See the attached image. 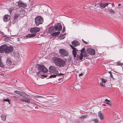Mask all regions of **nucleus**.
Here are the masks:
<instances>
[{
    "label": "nucleus",
    "instance_id": "79ce46f5",
    "mask_svg": "<svg viewBox=\"0 0 123 123\" xmlns=\"http://www.w3.org/2000/svg\"><path fill=\"white\" fill-rule=\"evenodd\" d=\"M14 98H16V99H20L19 98H20L17 97L15 96H14Z\"/></svg>",
    "mask_w": 123,
    "mask_h": 123
},
{
    "label": "nucleus",
    "instance_id": "6e6d98bb",
    "mask_svg": "<svg viewBox=\"0 0 123 123\" xmlns=\"http://www.w3.org/2000/svg\"><path fill=\"white\" fill-rule=\"evenodd\" d=\"M111 5L112 6H113V4H111Z\"/></svg>",
    "mask_w": 123,
    "mask_h": 123
},
{
    "label": "nucleus",
    "instance_id": "a19ab883",
    "mask_svg": "<svg viewBox=\"0 0 123 123\" xmlns=\"http://www.w3.org/2000/svg\"><path fill=\"white\" fill-rule=\"evenodd\" d=\"M62 78H60L58 79V82H60V81L61 80H62Z\"/></svg>",
    "mask_w": 123,
    "mask_h": 123
},
{
    "label": "nucleus",
    "instance_id": "4468645a",
    "mask_svg": "<svg viewBox=\"0 0 123 123\" xmlns=\"http://www.w3.org/2000/svg\"><path fill=\"white\" fill-rule=\"evenodd\" d=\"M79 42L76 40H74L72 43V44L73 47H76L80 45Z\"/></svg>",
    "mask_w": 123,
    "mask_h": 123
},
{
    "label": "nucleus",
    "instance_id": "cd10ccee",
    "mask_svg": "<svg viewBox=\"0 0 123 123\" xmlns=\"http://www.w3.org/2000/svg\"><path fill=\"white\" fill-rule=\"evenodd\" d=\"M92 121H94V122L95 123H97L99 122V121L98 119L96 118H94L92 120Z\"/></svg>",
    "mask_w": 123,
    "mask_h": 123
},
{
    "label": "nucleus",
    "instance_id": "473e14b6",
    "mask_svg": "<svg viewBox=\"0 0 123 123\" xmlns=\"http://www.w3.org/2000/svg\"><path fill=\"white\" fill-rule=\"evenodd\" d=\"M101 80L102 82L104 83H105L107 80H106L103 78H101Z\"/></svg>",
    "mask_w": 123,
    "mask_h": 123
},
{
    "label": "nucleus",
    "instance_id": "393cba45",
    "mask_svg": "<svg viewBox=\"0 0 123 123\" xmlns=\"http://www.w3.org/2000/svg\"><path fill=\"white\" fill-rule=\"evenodd\" d=\"M5 66L1 62V58H0V67L4 68Z\"/></svg>",
    "mask_w": 123,
    "mask_h": 123
},
{
    "label": "nucleus",
    "instance_id": "2f4dec72",
    "mask_svg": "<svg viewBox=\"0 0 123 123\" xmlns=\"http://www.w3.org/2000/svg\"><path fill=\"white\" fill-rule=\"evenodd\" d=\"M31 7H35L36 6V5L33 2H31Z\"/></svg>",
    "mask_w": 123,
    "mask_h": 123
},
{
    "label": "nucleus",
    "instance_id": "72a5a7b5",
    "mask_svg": "<svg viewBox=\"0 0 123 123\" xmlns=\"http://www.w3.org/2000/svg\"><path fill=\"white\" fill-rule=\"evenodd\" d=\"M18 15L17 14H16L15 16L14 17V20H16L18 17Z\"/></svg>",
    "mask_w": 123,
    "mask_h": 123
},
{
    "label": "nucleus",
    "instance_id": "f704fd0d",
    "mask_svg": "<svg viewBox=\"0 0 123 123\" xmlns=\"http://www.w3.org/2000/svg\"><path fill=\"white\" fill-rule=\"evenodd\" d=\"M87 116L86 115H82L81 116L80 118V119H82L84 118H85Z\"/></svg>",
    "mask_w": 123,
    "mask_h": 123
},
{
    "label": "nucleus",
    "instance_id": "13d9d810",
    "mask_svg": "<svg viewBox=\"0 0 123 123\" xmlns=\"http://www.w3.org/2000/svg\"><path fill=\"white\" fill-rule=\"evenodd\" d=\"M118 7V8H119V7H118H118Z\"/></svg>",
    "mask_w": 123,
    "mask_h": 123
},
{
    "label": "nucleus",
    "instance_id": "39448f33",
    "mask_svg": "<svg viewBox=\"0 0 123 123\" xmlns=\"http://www.w3.org/2000/svg\"><path fill=\"white\" fill-rule=\"evenodd\" d=\"M35 22L37 26L39 25L42 24L43 22V19L40 16H37L35 19Z\"/></svg>",
    "mask_w": 123,
    "mask_h": 123
},
{
    "label": "nucleus",
    "instance_id": "c9c22d12",
    "mask_svg": "<svg viewBox=\"0 0 123 123\" xmlns=\"http://www.w3.org/2000/svg\"><path fill=\"white\" fill-rule=\"evenodd\" d=\"M117 65L118 66H122V65L123 64L121 63L118 62L117 63Z\"/></svg>",
    "mask_w": 123,
    "mask_h": 123
},
{
    "label": "nucleus",
    "instance_id": "f3484780",
    "mask_svg": "<svg viewBox=\"0 0 123 123\" xmlns=\"http://www.w3.org/2000/svg\"><path fill=\"white\" fill-rule=\"evenodd\" d=\"M64 74L62 73H60L59 74H57L56 75H50L48 78H54L55 77L57 76H62Z\"/></svg>",
    "mask_w": 123,
    "mask_h": 123
},
{
    "label": "nucleus",
    "instance_id": "f257e3e1",
    "mask_svg": "<svg viewBox=\"0 0 123 123\" xmlns=\"http://www.w3.org/2000/svg\"><path fill=\"white\" fill-rule=\"evenodd\" d=\"M13 50L12 46H8L7 45L4 44L0 47V53H2L4 52L6 53L9 54L12 52Z\"/></svg>",
    "mask_w": 123,
    "mask_h": 123
},
{
    "label": "nucleus",
    "instance_id": "09e8293b",
    "mask_svg": "<svg viewBox=\"0 0 123 123\" xmlns=\"http://www.w3.org/2000/svg\"><path fill=\"white\" fill-rule=\"evenodd\" d=\"M83 75V74L82 73H81V74H80L79 75V76H81L82 75Z\"/></svg>",
    "mask_w": 123,
    "mask_h": 123
},
{
    "label": "nucleus",
    "instance_id": "c85d7f7f",
    "mask_svg": "<svg viewBox=\"0 0 123 123\" xmlns=\"http://www.w3.org/2000/svg\"><path fill=\"white\" fill-rule=\"evenodd\" d=\"M108 11L111 13H112L114 14L115 13V12L112 9H110L108 10Z\"/></svg>",
    "mask_w": 123,
    "mask_h": 123
},
{
    "label": "nucleus",
    "instance_id": "de8ad7c7",
    "mask_svg": "<svg viewBox=\"0 0 123 123\" xmlns=\"http://www.w3.org/2000/svg\"><path fill=\"white\" fill-rule=\"evenodd\" d=\"M41 97V96H36V97L37 98H40Z\"/></svg>",
    "mask_w": 123,
    "mask_h": 123
},
{
    "label": "nucleus",
    "instance_id": "5fc2aeb1",
    "mask_svg": "<svg viewBox=\"0 0 123 123\" xmlns=\"http://www.w3.org/2000/svg\"><path fill=\"white\" fill-rule=\"evenodd\" d=\"M120 5H121V4H118V6H120Z\"/></svg>",
    "mask_w": 123,
    "mask_h": 123
},
{
    "label": "nucleus",
    "instance_id": "423d86ee",
    "mask_svg": "<svg viewBox=\"0 0 123 123\" xmlns=\"http://www.w3.org/2000/svg\"><path fill=\"white\" fill-rule=\"evenodd\" d=\"M49 71L50 73L57 74L58 73V68L53 66H50L49 68Z\"/></svg>",
    "mask_w": 123,
    "mask_h": 123
},
{
    "label": "nucleus",
    "instance_id": "5701e85b",
    "mask_svg": "<svg viewBox=\"0 0 123 123\" xmlns=\"http://www.w3.org/2000/svg\"><path fill=\"white\" fill-rule=\"evenodd\" d=\"M65 35V34H64L62 35H60L58 36V38L60 39H63L65 37H64V36Z\"/></svg>",
    "mask_w": 123,
    "mask_h": 123
},
{
    "label": "nucleus",
    "instance_id": "a878e982",
    "mask_svg": "<svg viewBox=\"0 0 123 123\" xmlns=\"http://www.w3.org/2000/svg\"><path fill=\"white\" fill-rule=\"evenodd\" d=\"M10 37H6L4 39V40L6 42H9L10 41Z\"/></svg>",
    "mask_w": 123,
    "mask_h": 123
},
{
    "label": "nucleus",
    "instance_id": "2eb2a0df",
    "mask_svg": "<svg viewBox=\"0 0 123 123\" xmlns=\"http://www.w3.org/2000/svg\"><path fill=\"white\" fill-rule=\"evenodd\" d=\"M10 19V16L8 15H5L3 17V20L5 22L9 20Z\"/></svg>",
    "mask_w": 123,
    "mask_h": 123
},
{
    "label": "nucleus",
    "instance_id": "4be33fe9",
    "mask_svg": "<svg viewBox=\"0 0 123 123\" xmlns=\"http://www.w3.org/2000/svg\"><path fill=\"white\" fill-rule=\"evenodd\" d=\"M1 117L2 120L4 121H5L6 120V116L4 114L2 115L1 116Z\"/></svg>",
    "mask_w": 123,
    "mask_h": 123
},
{
    "label": "nucleus",
    "instance_id": "7c9ffc66",
    "mask_svg": "<svg viewBox=\"0 0 123 123\" xmlns=\"http://www.w3.org/2000/svg\"><path fill=\"white\" fill-rule=\"evenodd\" d=\"M3 101H4L7 102L9 103V104H10V101L8 98L3 99Z\"/></svg>",
    "mask_w": 123,
    "mask_h": 123
},
{
    "label": "nucleus",
    "instance_id": "1a4fd4ad",
    "mask_svg": "<svg viewBox=\"0 0 123 123\" xmlns=\"http://www.w3.org/2000/svg\"><path fill=\"white\" fill-rule=\"evenodd\" d=\"M40 28L37 27L31 28L30 30V31L31 33H36L40 31Z\"/></svg>",
    "mask_w": 123,
    "mask_h": 123
},
{
    "label": "nucleus",
    "instance_id": "aec40b11",
    "mask_svg": "<svg viewBox=\"0 0 123 123\" xmlns=\"http://www.w3.org/2000/svg\"><path fill=\"white\" fill-rule=\"evenodd\" d=\"M98 116L100 118V119L101 120L103 119L104 117L101 111H99L98 113Z\"/></svg>",
    "mask_w": 123,
    "mask_h": 123
},
{
    "label": "nucleus",
    "instance_id": "dca6fc26",
    "mask_svg": "<svg viewBox=\"0 0 123 123\" xmlns=\"http://www.w3.org/2000/svg\"><path fill=\"white\" fill-rule=\"evenodd\" d=\"M36 35V33H33L32 34H29L25 36L26 38H32L35 37Z\"/></svg>",
    "mask_w": 123,
    "mask_h": 123
},
{
    "label": "nucleus",
    "instance_id": "7ed1b4c3",
    "mask_svg": "<svg viewBox=\"0 0 123 123\" xmlns=\"http://www.w3.org/2000/svg\"><path fill=\"white\" fill-rule=\"evenodd\" d=\"M54 26V27L52 26L49 27L48 31L50 33H51L52 32L56 31H59L62 29V26L60 23L55 24Z\"/></svg>",
    "mask_w": 123,
    "mask_h": 123
},
{
    "label": "nucleus",
    "instance_id": "c756f323",
    "mask_svg": "<svg viewBox=\"0 0 123 123\" xmlns=\"http://www.w3.org/2000/svg\"><path fill=\"white\" fill-rule=\"evenodd\" d=\"M89 54H89V53H88V52H87V53H85L83 56L84 58L88 56Z\"/></svg>",
    "mask_w": 123,
    "mask_h": 123
},
{
    "label": "nucleus",
    "instance_id": "4c0bfd02",
    "mask_svg": "<svg viewBox=\"0 0 123 123\" xmlns=\"http://www.w3.org/2000/svg\"><path fill=\"white\" fill-rule=\"evenodd\" d=\"M110 102H105V103L107 104L109 106H111V104L110 103Z\"/></svg>",
    "mask_w": 123,
    "mask_h": 123
},
{
    "label": "nucleus",
    "instance_id": "bb28decb",
    "mask_svg": "<svg viewBox=\"0 0 123 123\" xmlns=\"http://www.w3.org/2000/svg\"><path fill=\"white\" fill-rule=\"evenodd\" d=\"M85 48H83L80 51V54H82L83 53H85Z\"/></svg>",
    "mask_w": 123,
    "mask_h": 123
},
{
    "label": "nucleus",
    "instance_id": "ddd939ff",
    "mask_svg": "<svg viewBox=\"0 0 123 123\" xmlns=\"http://www.w3.org/2000/svg\"><path fill=\"white\" fill-rule=\"evenodd\" d=\"M16 2V4L17 3L18 6L20 7L25 8L27 6L26 4L23 3L20 1H19L18 2Z\"/></svg>",
    "mask_w": 123,
    "mask_h": 123
},
{
    "label": "nucleus",
    "instance_id": "58836bf2",
    "mask_svg": "<svg viewBox=\"0 0 123 123\" xmlns=\"http://www.w3.org/2000/svg\"><path fill=\"white\" fill-rule=\"evenodd\" d=\"M47 76V75H41V77L42 78L43 77L44 78H46V77Z\"/></svg>",
    "mask_w": 123,
    "mask_h": 123
},
{
    "label": "nucleus",
    "instance_id": "b1692460",
    "mask_svg": "<svg viewBox=\"0 0 123 123\" xmlns=\"http://www.w3.org/2000/svg\"><path fill=\"white\" fill-rule=\"evenodd\" d=\"M78 56L79 57L80 60H81L83 59V55L82 54L80 53V56L78 55H77V58L78 57Z\"/></svg>",
    "mask_w": 123,
    "mask_h": 123
},
{
    "label": "nucleus",
    "instance_id": "ea45409f",
    "mask_svg": "<svg viewBox=\"0 0 123 123\" xmlns=\"http://www.w3.org/2000/svg\"><path fill=\"white\" fill-rule=\"evenodd\" d=\"M65 31V27H63V30L62 31V33L64 32Z\"/></svg>",
    "mask_w": 123,
    "mask_h": 123
},
{
    "label": "nucleus",
    "instance_id": "0eeeda50",
    "mask_svg": "<svg viewBox=\"0 0 123 123\" xmlns=\"http://www.w3.org/2000/svg\"><path fill=\"white\" fill-rule=\"evenodd\" d=\"M21 100L23 102H24L27 103H29L30 102L31 100V97L28 94H26L23 98H20Z\"/></svg>",
    "mask_w": 123,
    "mask_h": 123
},
{
    "label": "nucleus",
    "instance_id": "f03ea898",
    "mask_svg": "<svg viewBox=\"0 0 123 123\" xmlns=\"http://www.w3.org/2000/svg\"><path fill=\"white\" fill-rule=\"evenodd\" d=\"M52 60L53 63L58 67H62L65 65V61L61 58L54 57L52 58Z\"/></svg>",
    "mask_w": 123,
    "mask_h": 123
},
{
    "label": "nucleus",
    "instance_id": "412c9836",
    "mask_svg": "<svg viewBox=\"0 0 123 123\" xmlns=\"http://www.w3.org/2000/svg\"><path fill=\"white\" fill-rule=\"evenodd\" d=\"M105 3V2H103V3L101 2L100 4V6L101 7L103 8H105L106 6H107L106 5Z\"/></svg>",
    "mask_w": 123,
    "mask_h": 123
},
{
    "label": "nucleus",
    "instance_id": "864d4df0",
    "mask_svg": "<svg viewBox=\"0 0 123 123\" xmlns=\"http://www.w3.org/2000/svg\"><path fill=\"white\" fill-rule=\"evenodd\" d=\"M82 41L83 42H84V41L83 39H82Z\"/></svg>",
    "mask_w": 123,
    "mask_h": 123
},
{
    "label": "nucleus",
    "instance_id": "37998d69",
    "mask_svg": "<svg viewBox=\"0 0 123 123\" xmlns=\"http://www.w3.org/2000/svg\"><path fill=\"white\" fill-rule=\"evenodd\" d=\"M100 85L101 86H105V85L104 84H103L102 82H101L100 83Z\"/></svg>",
    "mask_w": 123,
    "mask_h": 123
},
{
    "label": "nucleus",
    "instance_id": "c03bdc74",
    "mask_svg": "<svg viewBox=\"0 0 123 123\" xmlns=\"http://www.w3.org/2000/svg\"><path fill=\"white\" fill-rule=\"evenodd\" d=\"M110 77L111 78H112V79L113 78V76L112 74H110Z\"/></svg>",
    "mask_w": 123,
    "mask_h": 123
},
{
    "label": "nucleus",
    "instance_id": "a211bd4d",
    "mask_svg": "<svg viewBox=\"0 0 123 123\" xmlns=\"http://www.w3.org/2000/svg\"><path fill=\"white\" fill-rule=\"evenodd\" d=\"M51 34V35L53 37H56L59 35L60 33V31L53 32Z\"/></svg>",
    "mask_w": 123,
    "mask_h": 123
},
{
    "label": "nucleus",
    "instance_id": "9b49d317",
    "mask_svg": "<svg viewBox=\"0 0 123 123\" xmlns=\"http://www.w3.org/2000/svg\"><path fill=\"white\" fill-rule=\"evenodd\" d=\"M88 53L91 55H94L95 54V51L92 48H89L87 50Z\"/></svg>",
    "mask_w": 123,
    "mask_h": 123
},
{
    "label": "nucleus",
    "instance_id": "20e7f679",
    "mask_svg": "<svg viewBox=\"0 0 123 123\" xmlns=\"http://www.w3.org/2000/svg\"><path fill=\"white\" fill-rule=\"evenodd\" d=\"M36 67L37 68V69L39 71L36 73L37 76H38L39 74H40V73H46L47 71V69L43 65H41L38 64L36 66Z\"/></svg>",
    "mask_w": 123,
    "mask_h": 123
},
{
    "label": "nucleus",
    "instance_id": "49530a36",
    "mask_svg": "<svg viewBox=\"0 0 123 123\" xmlns=\"http://www.w3.org/2000/svg\"><path fill=\"white\" fill-rule=\"evenodd\" d=\"M105 4H106V5L107 6L109 4H110V3L109 2H105Z\"/></svg>",
    "mask_w": 123,
    "mask_h": 123
},
{
    "label": "nucleus",
    "instance_id": "6e6552de",
    "mask_svg": "<svg viewBox=\"0 0 123 123\" xmlns=\"http://www.w3.org/2000/svg\"><path fill=\"white\" fill-rule=\"evenodd\" d=\"M59 52L61 55L62 56H67L69 55L68 52L64 49H60Z\"/></svg>",
    "mask_w": 123,
    "mask_h": 123
},
{
    "label": "nucleus",
    "instance_id": "a18cd8bd",
    "mask_svg": "<svg viewBox=\"0 0 123 123\" xmlns=\"http://www.w3.org/2000/svg\"><path fill=\"white\" fill-rule=\"evenodd\" d=\"M105 101L106 102H110V101L109 100H108L107 99H106L105 100Z\"/></svg>",
    "mask_w": 123,
    "mask_h": 123
},
{
    "label": "nucleus",
    "instance_id": "e433bc0d",
    "mask_svg": "<svg viewBox=\"0 0 123 123\" xmlns=\"http://www.w3.org/2000/svg\"><path fill=\"white\" fill-rule=\"evenodd\" d=\"M13 9H14V8L13 7L10 8L9 9V11L10 13H11V12H12V10H13Z\"/></svg>",
    "mask_w": 123,
    "mask_h": 123
},
{
    "label": "nucleus",
    "instance_id": "603ef678",
    "mask_svg": "<svg viewBox=\"0 0 123 123\" xmlns=\"http://www.w3.org/2000/svg\"><path fill=\"white\" fill-rule=\"evenodd\" d=\"M109 74H111V72H108Z\"/></svg>",
    "mask_w": 123,
    "mask_h": 123
},
{
    "label": "nucleus",
    "instance_id": "f8f14e48",
    "mask_svg": "<svg viewBox=\"0 0 123 123\" xmlns=\"http://www.w3.org/2000/svg\"><path fill=\"white\" fill-rule=\"evenodd\" d=\"M70 46L73 49L72 53L73 56L74 57H75L76 56L77 52L78 51V50L74 47L72 46L71 45H70Z\"/></svg>",
    "mask_w": 123,
    "mask_h": 123
},
{
    "label": "nucleus",
    "instance_id": "6ab92c4d",
    "mask_svg": "<svg viewBox=\"0 0 123 123\" xmlns=\"http://www.w3.org/2000/svg\"><path fill=\"white\" fill-rule=\"evenodd\" d=\"M6 63L9 65H10L11 64H13V63L11 61V59L9 58L7 59Z\"/></svg>",
    "mask_w": 123,
    "mask_h": 123
},
{
    "label": "nucleus",
    "instance_id": "9d476101",
    "mask_svg": "<svg viewBox=\"0 0 123 123\" xmlns=\"http://www.w3.org/2000/svg\"><path fill=\"white\" fill-rule=\"evenodd\" d=\"M14 93L16 94H18L20 96L22 97L23 98L26 95V94L23 92H21L17 90L15 91H14Z\"/></svg>",
    "mask_w": 123,
    "mask_h": 123
},
{
    "label": "nucleus",
    "instance_id": "8fccbe9b",
    "mask_svg": "<svg viewBox=\"0 0 123 123\" xmlns=\"http://www.w3.org/2000/svg\"><path fill=\"white\" fill-rule=\"evenodd\" d=\"M0 34L3 35L4 34V33L3 32H2L1 31H0Z\"/></svg>",
    "mask_w": 123,
    "mask_h": 123
},
{
    "label": "nucleus",
    "instance_id": "3c124183",
    "mask_svg": "<svg viewBox=\"0 0 123 123\" xmlns=\"http://www.w3.org/2000/svg\"><path fill=\"white\" fill-rule=\"evenodd\" d=\"M84 42L86 44H87V42L85 41H84Z\"/></svg>",
    "mask_w": 123,
    "mask_h": 123
},
{
    "label": "nucleus",
    "instance_id": "4d7b16f0",
    "mask_svg": "<svg viewBox=\"0 0 123 123\" xmlns=\"http://www.w3.org/2000/svg\"><path fill=\"white\" fill-rule=\"evenodd\" d=\"M110 4H111V3H110Z\"/></svg>",
    "mask_w": 123,
    "mask_h": 123
}]
</instances>
